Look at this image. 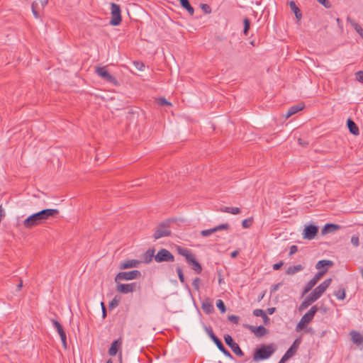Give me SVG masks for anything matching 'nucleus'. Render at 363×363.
Here are the masks:
<instances>
[{
    "instance_id": "36",
    "label": "nucleus",
    "mask_w": 363,
    "mask_h": 363,
    "mask_svg": "<svg viewBox=\"0 0 363 363\" xmlns=\"http://www.w3.org/2000/svg\"><path fill=\"white\" fill-rule=\"evenodd\" d=\"M176 271L177 272L179 281H181V283L184 284L185 279H184V273H183L182 267H179V266H177L176 267Z\"/></svg>"
},
{
    "instance_id": "31",
    "label": "nucleus",
    "mask_w": 363,
    "mask_h": 363,
    "mask_svg": "<svg viewBox=\"0 0 363 363\" xmlns=\"http://www.w3.org/2000/svg\"><path fill=\"white\" fill-rule=\"evenodd\" d=\"M180 2L181 6L184 8L189 13L191 16L194 15V9L191 6L189 0H179Z\"/></svg>"
},
{
    "instance_id": "11",
    "label": "nucleus",
    "mask_w": 363,
    "mask_h": 363,
    "mask_svg": "<svg viewBox=\"0 0 363 363\" xmlns=\"http://www.w3.org/2000/svg\"><path fill=\"white\" fill-rule=\"evenodd\" d=\"M318 232V226L313 224L306 225L302 233L303 238L307 240H313L316 236Z\"/></svg>"
},
{
    "instance_id": "42",
    "label": "nucleus",
    "mask_w": 363,
    "mask_h": 363,
    "mask_svg": "<svg viewBox=\"0 0 363 363\" xmlns=\"http://www.w3.org/2000/svg\"><path fill=\"white\" fill-rule=\"evenodd\" d=\"M119 301H120V299L118 298L117 296H115L111 301V302L109 303V308L111 309H113L116 307H117L119 304Z\"/></svg>"
},
{
    "instance_id": "59",
    "label": "nucleus",
    "mask_w": 363,
    "mask_h": 363,
    "mask_svg": "<svg viewBox=\"0 0 363 363\" xmlns=\"http://www.w3.org/2000/svg\"><path fill=\"white\" fill-rule=\"evenodd\" d=\"M101 310H102V318H105L106 317L107 313H106V306H105L104 302L101 303Z\"/></svg>"
},
{
    "instance_id": "48",
    "label": "nucleus",
    "mask_w": 363,
    "mask_h": 363,
    "mask_svg": "<svg viewBox=\"0 0 363 363\" xmlns=\"http://www.w3.org/2000/svg\"><path fill=\"white\" fill-rule=\"evenodd\" d=\"M158 104L160 106H171L172 104L169 102L165 98L161 97L158 99Z\"/></svg>"
},
{
    "instance_id": "34",
    "label": "nucleus",
    "mask_w": 363,
    "mask_h": 363,
    "mask_svg": "<svg viewBox=\"0 0 363 363\" xmlns=\"http://www.w3.org/2000/svg\"><path fill=\"white\" fill-rule=\"evenodd\" d=\"M334 296L339 300H343L345 298V289L340 288L334 292Z\"/></svg>"
},
{
    "instance_id": "13",
    "label": "nucleus",
    "mask_w": 363,
    "mask_h": 363,
    "mask_svg": "<svg viewBox=\"0 0 363 363\" xmlns=\"http://www.w3.org/2000/svg\"><path fill=\"white\" fill-rule=\"evenodd\" d=\"M141 263V261L138 259H128L122 261L119 264L120 269H126L133 267H138L139 264Z\"/></svg>"
},
{
    "instance_id": "43",
    "label": "nucleus",
    "mask_w": 363,
    "mask_h": 363,
    "mask_svg": "<svg viewBox=\"0 0 363 363\" xmlns=\"http://www.w3.org/2000/svg\"><path fill=\"white\" fill-rule=\"evenodd\" d=\"M214 233H215L214 228H210V229L203 230L201 231L200 233H201V235L203 237H208V236H210L211 235H212Z\"/></svg>"
},
{
    "instance_id": "5",
    "label": "nucleus",
    "mask_w": 363,
    "mask_h": 363,
    "mask_svg": "<svg viewBox=\"0 0 363 363\" xmlns=\"http://www.w3.org/2000/svg\"><path fill=\"white\" fill-rule=\"evenodd\" d=\"M141 276V272L139 270H133L130 272H121L118 273L114 281L118 283L121 281H129L135 279Z\"/></svg>"
},
{
    "instance_id": "56",
    "label": "nucleus",
    "mask_w": 363,
    "mask_h": 363,
    "mask_svg": "<svg viewBox=\"0 0 363 363\" xmlns=\"http://www.w3.org/2000/svg\"><path fill=\"white\" fill-rule=\"evenodd\" d=\"M201 9L206 13H210L211 11V8L208 4H202Z\"/></svg>"
},
{
    "instance_id": "64",
    "label": "nucleus",
    "mask_w": 363,
    "mask_h": 363,
    "mask_svg": "<svg viewBox=\"0 0 363 363\" xmlns=\"http://www.w3.org/2000/svg\"><path fill=\"white\" fill-rule=\"evenodd\" d=\"M276 308H269L267 309V313L269 314V315H272L274 313Z\"/></svg>"
},
{
    "instance_id": "26",
    "label": "nucleus",
    "mask_w": 363,
    "mask_h": 363,
    "mask_svg": "<svg viewBox=\"0 0 363 363\" xmlns=\"http://www.w3.org/2000/svg\"><path fill=\"white\" fill-rule=\"evenodd\" d=\"M301 339L300 338H297L294 340V342H293V344L291 345V347L287 350V351L286 352L288 354H289L290 356L293 357L298 348V346L299 345L301 344Z\"/></svg>"
},
{
    "instance_id": "35",
    "label": "nucleus",
    "mask_w": 363,
    "mask_h": 363,
    "mask_svg": "<svg viewBox=\"0 0 363 363\" xmlns=\"http://www.w3.org/2000/svg\"><path fill=\"white\" fill-rule=\"evenodd\" d=\"M316 284V282L315 280H313V279H311L308 283L304 287V289H303V295L308 293L309 291H311L312 289V288Z\"/></svg>"
},
{
    "instance_id": "22",
    "label": "nucleus",
    "mask_w": 363,
    "mask_h": 363,
    "mask_svg": "<svg viewBox=\"0 0 363 363\" xmlns=\"http://www.w3.org/2000/svg\"><path fill=\"white\" fill-rule=\"evenodd\" d=\"M32 13L35 18L40 17V13L43 11L41 9V4L38 1H35L31 5Z\"/></svg>"
},
{
    "instance_id": "17",
    "label": "nucleus",
    "mask_w": 363,
    "mask_h": 363,
    "mask_svg": "<svg viewBox=\"0 0 363 363\" xmlns=\"http://www.w3.org/2000/svg\"><path fill=\"white\" fill-rule=\"evenodd\" d=\"M250 330L258 337H261L267 334V330L263 325H259L257 327L250 325Z\"/></svg>"
},
{
    "instance_id": "63",
    "label": "nucleus",
    "mask_w": 363,
    "mask_h": 363,
    "mask_svg": "<svg viewBox=\"0 0 363 363\" xmlns=\"http://www.w3.org/2000/svg\"><path fill=\"white\" fill-rule=\"evenodd\" d=\"M61 339V341H62V345L64 347L65 349H67V336L64 337H62L60 338Z\"/></svg>"
},
{
    "instance_id": "46",
    "label": "nucleus",
    "mask_w": 363,
    "mask_h": 363,
    "mask_svg": "<svg viewBox=\"0 0 363 363\" xmlns=\"http://www.w3.org/2000/svg\"><path fill=\"white\" fill-rule=\"evenodd\" d=\"M133 65L139 71H143L145 68V65L140 61L133 62Z\"/></svg>"
},
{
    "instance_id": "38",
    "label": "nucleus",
    "mask_w": 363,
    "mask_h": 363,
    "mask_svg": "<svg viewBox=\"0 0 363 363\" xmlns=\"http://www.w3.org/2000/svg\"><path fill=\"white\" fill-rule=\"evenodd\" d=\"M312 303H313L311 302V300L309 298H308L307 297H306L304 301L301 303V305L299 306V310L301 311V310L306 309Z\"/></svg>"
},
{
    "instance_id": "40",
    "label": "nucleus",
    "mask_w": 363,
    "mask_h": 363,
    "mask_svg": "<svg viewBox=\"0 0 363 363\" xmlns=\"http://www.w3.org/2000/svg\"><path fill=\"white\" fill-rule=\"evenodd\" d=\"M328 271V269L327 268H325L323 269V270L321 271H319L315 275V277L313 278V280L315 281V282L317 283L318 281V280L327 272Z\"/></svg>"
},
{
    "instance_id": "25",
    "label": "nucleus",
    "mask_w": 363,
    "mask_h": 363,
    "mask_svg": "<svg viewBox=\"0 0 363 363\" xmlns=\"http://www.w3.org/2000/svg\"><path fill=\"white\" fill-rule=\"evenodd\" d=\"M347 21L350 23L356 32L361 36L362 38H363V28L360 26V25L349 16L347 18Z\"/></svg>"
},
{
    "instance_id": "8",
    "label": "nucleus",
    "mask_w": 363,
    "mask_h": 363,
    "mask_svg": "<svg viewBox=\"0 0 363 363\" xmlns=\"http://www.w3.org/2000/svg\"><path fill=\"white\" fill-rule=\"evenodd\" d=\"M170 234L169 223L168 222H163L158 225L153 237L155 240H158L161 238L169 236Z\"/></svg>"
},
{
    "instance_id": "32",
    "label": "nucleus",
    "mask_w": 363,
    "mask_h": 363,
    "mask_svg": "<svg viewBox=\"0 0 363 363\" xmlns=\"http://www.w3.org/2000/svg\"><path fill=\"white\" fill-rule=\"evenodd\" d=\"M303 267L301 264L290 266L289 267H288V269L286 270V274L293 275V274L303 270Z\"/></svg>"
},
{
    "instance_id": "27",
    "label": "nucleus",
    "mask_w": 363,
    "mask_h": 363,
    "mask_svg": "<svg viewBox=\"0 0 363 363\" xmlns=\"http://www.w3.org/2000/svg\"><path fill=\"white\" fill-rule=\"evenodd\" d=\"M333 265V262L331 260L328 259H323L318 261L315 264V268L318 269L319 271L323 270L325 268H327L328 267H331Z\"/></svg>"
},
{
    "instance_id": "28",
    "label": "nucleus",
    "mask_w": 363,
    "mask_h": 363,
    "mask_svg": "<svg viewBox=\"0 0 363 363\" xmlns=\"http://www.w3.org/2000/svg\"><path fill=\"white\" fill-rule=\"evenodd\" d=\"M289 6H290V9H291V11H293V12L294 13V15H295L296 18H297V20L300 21L302 18V13H301L300 9H298V7L296 6L295 1H291L289 2Z\"/></svg>"
},
{
    "instance_id": "30",
    "label": "nucleus",
    "mask_w": 363,
    "mask_h": 363,
    "mask_svg": "<svg viewBox=\"0 0 363 363\" xmlns=\"http://www.w3.org/2000/svg\"><path fill=\"white\" fill-rule=\"evenodd\" d=\"M202 309L206 313H211L214 311L213 306L209 299H206L202 303Z\"/></svg>"
},
{
    "instance_id": "6",
    "label": "nucleus",
    "mask_w": 363,
    "mask_h": 363,
    "mask_svg": "<svg viewBox=\"0 0 363 363\" xmlns=\"http://www.w3.org/2000/svg\"><path fill=\"white\" fill-rule=\"evenodd\" d=\"M111 18L110 21V24L113 26H118L122 19H121V7L118 4H116L115 3L111 4Z\"/></svg>"
},
{
    "instance_id": "14",
    "label": "nucleus",
    "mask_w": 363,
    "mask_h": 363,
    "mask_svg": "<svg viewBox=\"0 0 363 363\" xmlns=\"http://www.w3.org/2000/svg\"><path fill=\"white\" fill-rule=\"evenodd\" d=\"M123 344L122 339L120 337L118 340H114L108 350V354L110 356H115L116 355L118 351L121 349Z\"/></svg>"
},
{
    "instance_id": "52",
    "label": "nucleus",
    "mask_w": 363,
    "mask_h": 363,
    "mask_svg": "<svg viewBox=\"0 0 363 363\" xmlns=\"http://www.w3.org/2000/svg\"><path fill=\"white\" fill-rule=\"evenodd\" d=\"M306 297L308 298H309L311 300V302H312V303H314L315 301H317L319 298V297H318L317 295H315L314 293H313V291H311V293L310 294H308Z\"/></svg>"
},
{
    "instance_id": "51",
    "label": "nucleus",
    "mask_w": 363,
    "mask_h": 363,
    "mask_svg": "<svg viewBox=\"0 0 363 363\" xmlns=\"http://www.w3.org/2000/svg\"><path fill=\"white\" fill-rule=\"evenodd\" d=\"M228 320L234 324H238L240 320V318L235 315H231L228 316Z\"/></svg>"
},
{
    "instance_id": "54",
    "label": "nucleus",
    "mask_w": 363,
    "mask_h": 363,
    "mask_svg": "<svg viewBox=\"0 0 363 363\" xmlns=\"http://www.w3.org/2000/svg\"><path fill=\"white\" fill-rule=\"evenodd\" d=\"M291 356L288 354L286 352L282 356V357L280 359L278 363H285L288 359H289Z\"/></svg>"
},
{
    "instance_id": "12",
    "label": "nucleus",
    "mask_w": 363,
    "mask_h": 363,
    "mask_svg": "<svg viewBox=\"0 0 363 363\" xmlns=\"http://www.w3.org/2000/svg\"><path fill=\"white\" fill-rule=\"evenodd\" d=\"M332 281V279H328L320 284L316 288H315L312 291L318 297H320L322 294L326 291V289L329 287Z\"/></svg>"
},
{
    "instance_id": "62",
    "label": "nucleus",
    "mask_w": 363,
    "mask_h": 363,
    "mask_svg": "<svg viewBox=\"0 0 363 363\" xmlns=\"http://www.w3.org/2000/svg\"><path fill=\"white\" fill-rule=\"evenodd\" d=\"M280 286H281V283H278V284L272 286V287L271 289V292H274L277 290H278Z\"/></svg>"
},
{
    "instance_id": "41",
    "label": "nucleus",
    "mask_w": 363,
    "mask_h": 363,
    "mask_svg": "<svg viewBox=\"0 0 363 363\" xmlns=\"http://www.w3.org/2000/svg\"><path fill=\"white\" fill-rule=\"evenodd\" d=\"M230 228V225L228 223H223L214 227L215 233L222 230H228Z\"/></svg>"
},
{
    "instance_id": "49",
    "label": "nucleus",
    "mask_w": 363,
    "mask_h": 363,
    "mask_svg": "<svg viewBox=\"0 0 363 363\" xmlns=\"http://www.w3.org/2000/svg\"><path fill=\"white\" fill-rule=\"evenodd\" d=\"M351 243L355 247L359 246V237L357 235H352L351 238Z\"/></svg>"
},
{
    "instance_id": "4",
    "label": "nucleus",
    "mask_w": 363,
    "mask_h": 363,
    "mask_svg": "<svg viewBox=\"0 0 363 363\" xmlns=\"http://www.w3.org/2000/svg\"><path fill=\"white\" fill-rule=\"evenodd\" d=\"M95 73L104 81L110 83L114 86H118L119 83L116 78L111 75L107 70L106 67H97L95 69Z\"/></svg>"
},
{
    "instance_id": "20",
    "label": "nucleus",
    "mask_w": 363,
    "mask_h": 363,
    "mask_svg": "<svg viewBox=\"0 0 363 363\" xmlns=\"http://www.w3.org/2000/svg\"><path fill=\"white\" fill-rule=\"evenodd\" d=\"M155 250L154 248H150L148 249L145 253H143L142 255L143 262L146 264L151 262L152 259H155Z\"/></svg>"
},
{
    "instance_id": "61",
    "label": "nucleus",
    "mask_w": 363,
    "mask_h": 363,
    "mask_svg": "<svg viewBox=\"0 0 363 363\" xmlns=\"http://www.w3.org/2000/svg\"><path fill=\"white\" fill-rule=\"evenodd\" d=\"M262 319H263V322H264V323L265 325H267V324L269 323L270 319H269V318L267 316V314H265V315H264V316H262Z\"/></svg>"
},
{
    "instance_id": "60",
    "label": "nucleus",
    "mask_w": 363,
    "mask_h": 363,
    "mask_svg": "<svg viewBox=\"0 0 363 363\" xmlns=\"http://www.w3.org/2000/svg\"><path fill=\"white\" fill-rule=\"evenodd\" d=\"M41 4L42 10H44L45 6L48 4V0H37Z\"/></svg>"
},
{
    "instance_id": "29",
    "label": "nucleus",
    "mask_w": 363,
    "mask_h": 363,
    "mask_svg": "<svg viewBox=\"0 0 363 363\" xmlns=\"http://www.w3.org/2000/svg\"><path fill=\"white\" fill-rule=\"evenodd\" d=\"M177 251L179 255L186 258V262L194 255V254L188 249L178 247Z\"/></svg>"
},
{
    "instance_id": "1",
    "label": "nucleus",
    "mask_w": 363,
    "mask_h": 363,
    "mask_svg": "<svg viewBox=\"0 0 363 363\" xmlns=\"http://www.w3.org/2000/svg\"><path fill=\"white\" fill-rule=\"evenodd\" d=\"M59 211L55 208H47L40 211L29 216L23 221V226L26 228H32L43 223L44 220L50 218L55 217L58 214Z\"/></svg>"
},
{
    "instance_id": "58",
    "label": "nucleus",
    "mask_w": 363,
    "mask_h": 363,
    "mask_svg": "<svg viewBox=\"0 0 363 363\" xmlns=\"http://www.w3.org/2000/svg\"><path fill=\"white\" fill-rule=\"evenodd\" d=\"M298 251V247L296 245H291L290 247V251H289V255H292L294 254H295L296 252H297Z\"/></svg>"
},
{
    "instance_id": "15",
    "label": "nucleus",
    "mask_w": 363,
    "mask_h": 363,
    "mask_svg": "<svg viewBox=\"0 0 363 363\" xmlns=\"http://www.w3.org/2000/svg\"><path fill=\"white\" fill-rule=\"evenodd\" d=\"M318 310V308L317 306H312L310 310L302 316L301 319H302L303 322H305L306 324L309 323L313 320Z\"/></svg>"
},
{
    "instance_id": "45",
    "label": "nucleus",
    "mask_w": 363,
    "mask_h": 363,
    "mask_svg": "<svg viewBox=\"0 0 363 363\" xmlns=\"http://www.w3.org/2000/svg\"><path fill=\"white\" fill-rule=\"evenodd\" d=\"M200 284H201V279L199 277H196L193 281H192V286H194V288L196 290V291H199V289H200Z\"/></svg>"
},
{
    "instance_id": "18",
    "label": "nucleus",
    "mask_w": 363,
    "mask_h": 363,
    "mask_svg": "<svg viewBox=\"0 0 363 363\" xmlns=\"http://www.w3.org/2000/svg\"><path fill=\"white\" fill-rule=\"evenodd\" d=\"M340 228V225L333 223H327L321 229V234L326 235L328 233H333Z\"/></svg>"
},
{
    "instance_id": "47",
    "label": "nucleus",
    "mask_w": 363,
    "mask_h": 363,
    "mask_svg": "<svg viewBox=\"0 0 363 363\" xmlns=\"http://www.w3.org/2000/svg\"><path fill=\"white\" fill-rule=\"evenodd\" d=\"M266 314V313L262 309H255L253 311V315L256 317H262Z\"/></svg>"
},
{
    "instance_id": "39",
    "label": "nucleus",
    "mask_w": 363,
    "mask_h": 363,
    "mask_svg": "<svg viewBox=\"0 0 363 363\" xmlns=\"http://www.w3.org/2000/svg\"><path fill=\"white\" fill-rule=\"evenodd\" d=\"M243 23H244V30H243V33L245 35H247L248 33V30L250 29V20L247 18H244V21H243Z\"/></svg>"
},
{
    "instance_id": "16",
    "label": "nucleus",
    "mask_w": 363,
    "mask_h": 363,
    "mask_svg": "<svg viewBox=\"0 0 363 363\" xmlns=\"http://www.w3.org/2000/svg\"><path fill=\"white\" fill-rule=\"evenodd\" d=\"M187 263L191 266V269L196 274L201 273L202 267L201 264L196 260L194 255L187 261Z\"/></svg>"
},
{
    "instance_id": "24",
    "label": "nucleus",
    "mask_w": 363,
    "mask_h": 363,
    "mask_svg": "<svg viewBox=\"0 0 363 363\" xmlns=\"http://www.w3.org/2000/svg\"><path fill=\"white\" fill-rule=\"evenodd\" d=\"M51 323L52 324L53 328L56 330V331L59 334L60 338L66 336V333H65L62 325L60 323V322L58 320H57L55 319H52Z\"/></svg>"
},
{
    "instance_id": "57",
    "label": "nucleus",
    "mask_w": 363,
    "mask_h": 363,
    "mask_svg": "<svg viewBox=\"0 0 363 363\" xmlns=\"http://www.w3.org/2000/svg\"><path fill=\"white\" fill-rule=\"evenodd\" d=\"M283 264H284V262L280 261L279 262L273 264L272 268L274 270H279L281 269V267L283 266Z\"/></svg>"
},
{
    "instance_id": "9",
    "label": "nucleus",
    "mask_w": 363,
    "mask_h": 363,
    "mask_svg": "<svg viewBox=\"0 0 363 363\" xmlns=\"http://www.w3.org/2000/svg\"><path fill=\"white\" fill-rule=\"evenodd\" d=\"M120 282L121 281L116 283V289L118 292L123 294L132 293L139 288L138 285L135 282L130 284H121Z\"/></svg>"
},
{
    "instance_id": "7",
    "label": "nucleus",
    "mask_w": 363,
    "mask_h": 363,
    "mask_svg": "<svg viewBox=\"0 0 363 363\" xmlns=\"http://www.w3.org/2000/svg\"><path fill=\"white\" fill-rule=\"evenodd\" d=\"M155 260L158 263L172 262L174 261V257L169 250L162 248L155 255Z\"/></svg>"
},
{
    "instance_id": "10",
    "label": "nucleus",
    "mask_w": 363,
    "mask_h": 363,
    "mask_svg": "<svg viewBox=\"0 0 363 363\" xmlns=\"http://www.w3.org/2000/svg\"><path fill=\"white\" fill-rule=\"evenodd\" d=\"M224 340L226 343V345L231 348L233 352L239 357H242L244 355V352L240 349V346L238 343L235 342L233 337L228 335L226 334L224 335Z\"/></svg>"
},
{
    "instance_id": "50",
    "label": "nucleus",
    "mask_w": 363,
    "mask_h": 363,
    "mask_svg": "<svg viewBox=\"0 0 363 363\" xmlns=\"http://www.w3.org/2000/svg\"><path fill=\"white\" fill-rule=\"evenodd\" d=\"M306 323L305 322H303L302 319H301L296 325V331H299L304 329L306 328Z\"/></svg>"
},
{
    "instance_id": "19",
    "label": "nucleus",
    "mask_w": 363,
    "mask_h": 363,
    "mask_svg": "<svg viewBox=\"0 0 363 363\" xmlns=\"http://www.w3.org/2000/svg\"><path fill=\"white\" fill-rule=\"evenodd\" d=\"M350 335L351 336L352 341L357 345H360L363 343V335L360 333L356 330H352L350 333Z\"/></svg>"
},
{
    "instance_id": "44",
    "label": "nucleus",
    "mask_w": 363,
    "mask_h": 363,
    "mask_svg": "<svg viewBox=\"0 0 363 363\" xmlns=\"http://www.w3.org/2000/svg\"><path fill=\"white\" fill-rule=\"evenodd\" d=\"M252 218H247L242 220V226L244 228H248L252 225Z\"/></svg>"
},
{
    "instance_id": "37",
    "label": "nucleus",
    "mask_w": 363,
    "mask_h": 363,
    "mask_svg": "<svg viewBox=\"0 0 363 363\" xmlns=\"http://www.w3.org/2000/svg\"><path fill=\"white\" fill-rule=\"evenodd\" d=\"M216 306L220 311L221 313H224L225 312L226 308L224 302L221 299L217 300Z\"/></svg>"
},
{
    "instance_id": "55",
    "label": "nucleus",
    "mask_w": 363,
    "mask_h": 363,
    "mask_svg": "<svg viewBox=\"0 0 363 363\" xmlns=\"http://www.w3.org/2000/svg\"><path fill=\"white\" fill-rule=\"evenodd\" d=\"M355 74L357 79L363 83V71H358Z\"/></svg>"
},
{
    "instance_id": "33",
    "label": "nucleus",
    "mask_w": 363,
    "mask_h": 363,
    "mask_svg": "<svg viewBox=\"0 0 363 363\" xmlns=\"http://www.w3.org/2000/svg\"><path fill=\"white\" fill-rule=\"evenodd\" d=\"M220 211L237 215L240 213V209L238 207H224L221 208Z\"/></svg>"
},
{
    "instance_id": "23",
    "label": "nucleus",
    "mask_w": 363,
    "mask_h": 363,
    "mask_svg": "<svg viewBox=\"0 0 363 363\" xmlns=\"http://www.w3.org/2000/svg\"><path fill=\"white\" fill-rule=\"evenodd\" d=\"M347 125L350 132L354 135H358L359 134V130L356 123L351 119L348 118L347 121Z\"/></svg>"
},
{
    "instance_id": "3",
    "label": "nucleus",
    "mask_w": 363,
    "mask_h": 363,
    "mask_svg": "<svg viewBox=\"0 0 363 363\" xmlns=\"http://www.w3.org/2000/svg\"><path fill=\"white\" fill-rule=\"evenodd\" d=\"M205 331L209 336V337L212 340V341L216 344L218 349L227 357L230 359H233V355L230 352L225 349L221 340L214 334L211 328H208L205 326Z\"/></svg>"
},
{
    "instance_id": "53",
    "label": "nucleus",
    "mask_w": 363,
    "mask_h": 363,
    "mask_svg": "<svg viewBox=\"0 0 363 363\" xmlns=\"http://www.w3.org/2000/svg\"><path fill=\"white\" fill-rule=\"evenodd\" d=\"M317 1L327 9L330 8L331 6V4L328 0H317Z\"/></svg>"
},
{
    "instance_id": "21",
    "label": "nucleus",
    "mask_w": 363,
    "mask_h": 363,
    "mask_svg": "<svg viewBox=\"0 0 363 363\" xmlns=\"http://www.w3.org/2000/svg\"><path fill=\"white\" fill-rule=\"evenodd\" d=\"M303 107L304 105L303 104H298L291 106L285 114L286 118H289L294 114L298 113V111H301L303 108Z\"/></svg>"
},
{
    "instance_id": "2",
    "label": "nucleus",
    "mask_w": 363,
    "mask_h": 363,
    "mask_svg": "<svg viewBox=\"0 0 363 363\" xmlns=\"http://www.w3.org/2000/svg\"><path fill=\"white\" fill-rule=\"evenodd\" d=\"M276 346L274 343H271L267 345H262L255 350L253 354V360L258 362L259 360L267 359L274 354Z\"/></svg>"
}]
</instances>
